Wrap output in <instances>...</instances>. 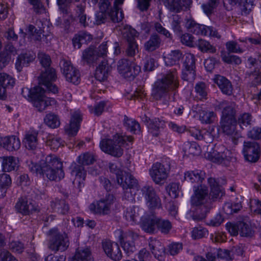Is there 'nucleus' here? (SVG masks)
Wrapping results in <instances>:
<instances>
[{"instance_id":"22","label":"nucleus","mask_w":261,"mask_h":261,"mask_svg":"<svg viewBox=\"0 0 261 261\" xmlns=\"http://www.w3.org/2000/svg\"><path fill=\"white\" fill-rule=\"evenodd\" d=\"M219 106L223 108L222 118L236 119V114L237 105L236 102L223 101L220 103Z\"/></svg>"},{"instance_id":"50","label":"nucleus","mask_w":261,"mask_h":261,"mask_svg":"<svg viewBox=\"0 0 261 261\" xmlns=\"http://www.w3.org/2000/svg\"><path fill=\"white\" fill-rule=\"evenodd\" d=\"M156 227L162 233L168 234L172 228V224L168 220L158 218Z\"/></svg>"},{"instance_id":"59","label":"nucleus","mask_w":261,"mask_h":261,"mask_svg":"<svg viewBox=\"0 0 261 261\" xmlns=\"http://www.w3.org/2000/svg\"><path fill=\"white\" fill-rule=\"evenodd\" d=\"M119 9L113 8L108 14L112 21L114 23L121 21L123 18V15L121 11H119Z\"/></svg>"},{"instance_id":"1","label":"nucleus","mask_w":261,"mask_h":261,"mask_svg":"<svg viewBox=\"0 0 261 261\" xmlns=\"http://www.w3.org/2000/svg\"><path fill=\"white\" fill-rule=\"evenodd\" d=\"M176 70H170L163 77L158 80L153 85L152 95L156 100H159L170 91L176 90L179 86Z\"/></svg>"},{"instance_id":"51","label":"nucleus","mask_w":261,"mask_h":261,"mask_svg":"<svg viewBox=\"0 0 261 261\" xmlns=\"http://www.w3.org/2000/svg\"><path fill=\"white\" fill-rule=\"evenodd\" d=\"M94 161L93 155L89 152L82 154L78 158V163L83 166L92 164Z\"/></svg>"},{"instance_id":"5","label":"nucleus","mask_w":261,"mask_h":261,"mask_svg":"<svg viewBox=\"0 0 261 261\" xmlns=\"http://www.w3.org/2000/svg\"><path fill=\"white\" fill-rule=\"evenodd\" d=\"M185 25L191 32L195 34L208 36L218 39L221 38V35L216 28L211 26L197 23L192 19H188Z\"/></svg>"},{"instance_id":"62","label":"nucleus","mask_w":261,"mask_h":261,"mask_svg":"<svg viewBox=\"0 0 261 261\" xmlns=\"http://www.w3.org/2000/svg\"><path fill=\"white\" fill-rule=\"evenodd\" d=\"M141 192L146 200L156 194L154 188L149 185H145L141 189Z\"/></svg>"},{"instance_id":"29","label":"nucleus","mask_w":261,"mask_h":261,"mask_svg":"<svg viewBox=\"0 0 261 261\" xmlns=\"http://www.w3.org/2000/svg\"><path fill=\"white\" fill-rule=\"evenodd\" d=\"M208 183L211 187L210 195L213 200L219 199L223 196L224 192L216 179L212 177L209 178Z\"/></svg>"},{"instance_id":"21","label":"nucleus","mask_w":261,"mask_h":261,"mask_svg":"<svg viewBox=\"0 0 261 261\" xmlns=\"http://www.w3.org/2000/svg\"><path fill=\"white\" fill-rule=\"evenodd\" d=\"M0 144L8 151L18 150L20 147V142L18 138L15 136L1 138Z\"/></svg>"},{"instance_id":"11","label":"nucleus","mask_w":261,"mask_h":261,"mask_svg":"<svg viewBox=\"0 0 261 261\" xmlns=\"http://www.w3.org/2000/svg\"><path fill=\"white\" fill-rule=\"evenodd\" d=\"M114 201L113 195L109 194L105 198L90 204L89 208L90 211L95 214L107 215L110 213Z\"/></svg>"},{"instance_id":"25","label":"nucleus","mask_w":261,"mask_h":261,"mask_svg":"<svg viewBox=\"0 0 261 261\" xmlns=\"http://www.w3.org/2000/svg\"><path fill=\"white\" fill-rule=\"evenodd\" d=\"M111 69L112 67L108 64L107 61H102L96 69L95 73L96 79L100 82L106 81Z\"/></svg>"},{"instance_id":"48","label":"nucleus","mask_w":261,"mask_h":261,"mask_svg":"<svg viewBox=\"0 0 261 261\" xmlns=\"http://www.w3.org/2000/svg\"><path fill=\"white\" fill-rule=\"evenodd\" d=\"M15 84L14 79L5 73H0V85L5 88H11Z\"/></svg>"},{"instance_id":"49","label":"nucleus","mask_w":261,"mask_h":261,"mask_svg":"<svg viewBox=\"0 0 261 261\" xmlns=\"http://www.w3.org/2000/svg\"><path fill=\"white\" fill-rule=\"evenodd\" d=\"M125 217L128 221L132 223L135 222L139 217V208L137 207L133 206L127 208Z\"/></svg>"},{"instance_id":"7","label":"nucleus","mask_w":261,"mask_h":261,"mask_svg":"<svg viewBox=\"0 0 261 261\" xmlns=\"http://www.w3.org/2000/svg\"><path fill=\"white\" fill-rule=\"evenodd\" d=\"M57 79V75L56 70L49 67L45 68L38 77L39 84L44 86L47 91L56 94L58 92V87L53 83Z\"/></svg>"},{"instance_id":"18","label":"nucleus","mask_w":261,"mask_h":261,"mask_svg":"<svg viewBox=\"0 0 261 261\" xmlns=\"http://www.w3.org/2000/svg\"><path fill=\"white\" fill-rule=\"evenodd\" d=\"M71 175L73 178V184L75 187L80 189L84 185L87 175V171L84 167L80 165H74L72 167Z\"/></svg>"},{"instance_id":"40","label":"nucleus","mask_w":261,"mask_h":261,"mask_svg":"<svg viewBox=\"0 0 261 261\" xmlns=\"http://www.w3.org/2000/svg\"><path fill=\"white\" fill-rule=\"evenodd\" d=\"M161 42L160 37L157 34H153L145 43V49L148 51H153L160 47Z\"/></svg>"},{"instance_id":"63","label":"nucleus","mask_w":261,"mask_h":261,"mask_svg":"<svg viewBox=\"0 0 261 261\" xmlns=\"http://www.w3.org/2000/svg\"><path fill=\"white\" fill-rule=\"evenodd\" d=\"M186 151L189 154L197 155L200 153L201 149L200 146L196 142H192L188 145V147L186 148Z\"/></svg>"},{"instance_id":"35","label":"nucleus","mask_w":261,"mask_h":261,"mask_svg":"<svg viewBox=\"0 0 261 261\" xmlns=\"http://www.w3.org/2000/svg\"><path fill=\"white\" fill-rule=\"evenodd\" d=\"M194 109H196V111L199 114L200 120L202 123L210 124L213 122L216 114L213 111L203 110L198 105Z\"/></svg>"},{"instance_id":"15","label":"nucleus","mask_w":261,"mask_h":261,"mask_svg":"<svg viewBox=\"0 0 261 261\" xmlns=\"http://www.w3.org/2000/svg\"><path fill=\"white\" fill-rule=\"evenodd\" d=\"M237 119L221 118L220 127L222 132L226 135L233 136L232 141L234 144L238 143L240 135L236 131Z\"/></svg>"},{"instance_id":"53","label":"nucleus","mask_w":261,"mask_h":261,"mask_svg":"<svg viewBox=\"0 0 261 261\" xmlns=\"http://www.w3.org/2000/svg\"><path fill=\"white\" fill-rule=\"evenodd\" d=\"M242 207V206L240 202L233 204L227 203L224 205L223 210L227 215H231L234 213L239 212Z\"/></svg>"},{"instance_id":"23","label":"nucleus","mask_w":261,"mask_h":261,"mask_svg":"<svg viewBox=\"0 0 261 261\" xmlns=\"http://www.w3.org/2000/svg\"><path fill=\"white\" fill-rule=\"evenodd\" d=\"M214 80L223 94L228 95L232 94L233 88L231 83L226 77L217 75Z\"/></svg>"},{"instance_id":"19","label":"nucleus","mask_w":261,"mask_h":261,"mask_svg":"<svg viewBox=\"0 0 261 261\" xmlns=\"http://www.w3.org/2000/svg\"><path fill=\"white\" fill-rule=\"evenodd\" d=\"M15 208L17 212L23 215H29L38 211V207L26 198H21L16 203Z\"/></svg>"},{"instance_id":"28","label":"nucleus","mask_w":261,"mask_h":261,"mask_svg":"<svg viewBox=\"0 0 261 261\" xmlns=\"http://www.w3.org/2000/svg\"><path fill=\"white\" fill-rule=\"evenodd\" d=\"M35 58V55L32 53H27L19 55L15 63L16 69L20 71L23 67L27 66Z\"/></svg>"},{"instance_id":"64","label":"nucleus","mask_w":261,"mask_h":261,"mask_svg":"<svg viewBox=\"0 0 261 261\" xmlns=\"http://www.w3.org/2000/svg\"><path fill=\"white\" fill-rule=\"evenodd\" d=\"M0 261H18V260L8 250L0 249Z\"/></svg>"},{"instance_id":"2","label":"nucleus","mask_w":261,"mask_h":261,"mask_svg":"<svg viewBox=\"0 0 261 261\" xmlns=\"http://www.w3.org/2000/svg\"><path fill=\"white\" fill-rule=\"evenodd\" d=\"M133 139L132 136H122L117 134L112 139H102L100 142V147L105 153L119 158L123 153L122 145L126 141L131 142Z\"/></svg>"},{"instance_id":"37","label":"nucleus","mask_w":261,"mask_h":261,"mask_svg":"<svg viewBox=\"0 0 261 261\" xmlns=\"http://www.w3.org/2000/svg\"><path fill=\"white\" fill-rule=\"evenodd\" d=\"M73 261H94L91 251L88 248H79L75 252Z\"/></svg>"},{"instance_id":"27","label":"nucleus","mask_w":261,"mask_h":261,"mask_svg":"<svg viewBox=\"0 0 261 261\" xmlns=\"http://www.w3.org/2000/svg\"><path fill=\"white\" fill-rule=\"evenodd\" d=\"M63 167L62 163L55 155H49L41 164V171Z\"/></svg>"},{"instance_id":"12","label":"nucleus","mask_w":261,"mask_h":261,"mask_svg":"<svg viewBox=\"0 0 261 261\" xmlns=\"http://www.w3.org/2000/svg\"><path fill=\"white\" fill-rule=\"evenodd\" d=\"M243 152L246 161L250 163L257 162L260 156V148L256 142H244Z\"/></svg>"},{"instance_id":"42","label":"nucleus","mask_w":261,"mask_h":261,"mask_svg":"<svg viewBox=\"0 0 261 261\" xmlns=\"http://www.w3.org/2000/svg\"><path fill=\"white\" fill-rule=\"evenodd\" d=\"M44 123L51 128H56L60 125V120L59 116L53 113L46 115L44 118Z\"/></svg>"},{"instance_id":"34","label":"nucleus","mask_w":261,"mask_h":261,"mask_svg":"<svg viewBox=\"0 0 261 261\" xmlns=\"http://www.w3.org/2000/svg\"><path fill=\"white\" fill-rule=\"evenodd\" d=\"M41 173L45 175L50 180L59 181L64 177L65 174L63 167L58 169H49L41 171Z\"/></svg>"},{"instance_id":"26","label":"nucleus","mask_w":261,"mask_h":261,"mask_svg":"<svg viewBox=\"0 0 261 261\" xmlns=\"http://www.w3.org/2000/svg\"><path fill=\"white\" fill-rule=\"evenodd\" d=\"M149 246L154 256L159 260H161L165 254V247L162 243L158 240L151 238L149 240Z\"/></svg>"},{"instance_id":"56","label":"nucleus","mask_w":261,"mask_h":261,"mask_svg":"<svg viewBox=\"0 0 261 261\" xmlns=\"http://www.w3.org/2000/svg\"><path fill=\"white\" fill-rule=\"evenodd\" d=\"M239 226V232L242 237H251L253 235L254 231L248 224L243 222H240Z\"/></svg>"},{"instance_id":"17","label":"nucleus","mask_w":261,"mask_h":261,"mask_svg":"<svg viewBox=\"0 0 261 261\" xmlns=\"http://www.w3.org/2000/svg\"><path fill=\"white\" fill-rule=\"evenodd\" d=\"M102 248L107 255L112 259L118 261L121 258V251L117 243L105 241L102 242Z\"/></svg>"},{"instance_id":"8","label":"nucleus","mask_w":261,"mask_h":261,"mask_svg":"<svg viewBox=\"0 0 261 261\" xmlns=\"http://www.w3.org/2000/svg\"><path fill=\"white\" fill-rule=\"evenodd\" d=\"M117 69L122 76L129 80L134 79L141 71L139 66L125 58L118 61Z\"/></svg>"},{"instance_id":"32","label":"nucleus","mask_w":261,"mask_h":261,"mask_svg":"<svg viewBox=\"0 0 261 261\" xmlns=\"http://www.w3.org/2000/svg\"><path fill=\"white\" fill-rule=\"evenodd\" d=\"M93 39L92 36L85 32H80L75 34L72 39V43L74 47L79 49L83 43H87Z\"/></svg>"},{"instance_id":"54","label":"nucleus","mask_w":261,"mask_h":261,"mask_svg":"<svg viewBox=\"0 0 261 261\" xmlns=\"http://www.w3.org/2000/svg\"><path fill=\"white\" fill-rule=\"evenodd\" d=\"M248 77L250 81V86L255 87L261 84V72L259 71L249 73Z\"/></svg>"},{"instance_id":"20","label":"nucleus","mask_w":261,"mask_h":261,"mask_svg":"<svg viewBox=\"0 0 261 261\" xmlns=\"http://www.w3.org/2000/svg\"><path fill=\"white\" fill-rule=\"evenodd\" d=\"M82 120V115L79 110L74 111L71 118L70 124L65 126V131L70 137L76 135L80 127V123Z\"/></svg>"},{"instance_id":"46","label":"nucleus","mask_w":261,"mask_h":261,"mask_svg":"<svg viewBox=\"0 0 261 261\" xmlns=\"http://www.w3.org/2000/svg\"><path fill=\"white\" fill-rule=\"evenodd\" d=\"M122 34L127 41H136L135 38L138 36V32L134 29L127 25L124 27Z\"/></svg>"},{"instance_id":"3","label":"nucleus","mask_w":261,"mask_h":261,"mask_svg":"<svg viewBox=\"0 0 261 261\" xmlns=\"http://www.w3.org/2000/svg\"><path fill=\"white\" fill-rule=\"evenodd\" d=\"M48 234L50 237L48 245L49 249L56 252L67 250L69 246V240L66 233H61L58 229L53 228Z\"/></svg>"},{"instance_id":"61","label":"nucleus","mask_w":261,"mask_h":261,"mask_svg":"<svg viewBox=\"0 0 261 261\" xmlns=\"http://www.w3.org/2000/svg\"><path fill=\"white\" fill-rule=\"evenodd\" d=\"M219 3V0H208V3L203 4L202 7L204 13L207 15H209L212 13L214 9L217 6Z\"/></svg>"},{"instance_id":"52","label":"nucleus","mask_w":261,"mask_h":261,"mask_svg":"<svg viewBox=\"0 0 261 261\" xmlns=\"http://www.w3.org/2000/svg\"><path fill=\"white\" fill-rule=\"evenodd\" d=\"M95 57V50L93 46H90L84 50L83 53L82 59L87 63L93 62Z\"/></svg>"},{"instance_id":"14","label":"nucleus","mask_w":261,"mask_h":261,"mask_svg":"<svg viewBox=\"0 0 261 261\" xmlns=\"http://www.w3.org/2000/svg\"><path fill=\"white\" fill-rule=\"evenodd\" d=\"M208 190L206 186L199 185L194 187V193L191 198L192 205H204L208 199Z\"/></svg>"},{"instance_id":"24","label":"nucleus","mask_w":261,"mask_h":261,"mask_svg":"<svg viewBox=\"0 0 261 261\" xmlns=\"http://www.w3.org/2000/svg\"><path fill=\"white\" fill-rule=\"evenodd\" d=\"M205 173L200 170L188 171L184 174V180L191 184H200L204 179Z\"/></svg>"},{"instance_id":"4","label":"nucleus","mask_w":261,"mask_h":261,"mask_svg":"<svg viewBox=\"0 0 261 261\" xmlns=\"http://www.w3.org/2000/svg\"><path fill=\"white\" fill-rule=\"evenodd\" d=\"M45 93L46 90L40 86L34 87L31 91L33 106L39 112H42L49 106L55 105L57 103L54 98L46 96Z\"/></svg>"},{"instance_id":"13","label":"nucleus","mask_w":261,"mask_h":261,"mask_svg":"<svg viewBox=\"0 0 261 261\" xmlns=\"http://www.w3.org/2000/svg\"><path fill=\"white\" fill-rule=\"evenodd\" d=\"M184 66L185 68L182 71V79L190 83L193 82L196 77L195 59L194 55L190 53L186 55Z\"/></svg>"},{"instance_id":"10","label":"nucleus","mask_w":261,"mask_h":261,"mask_svg":"<svg viewBox=\"0 0 261 261\" xmlns=\"http://www.w3.org/2000/svg\"><path fill=\"white\" fill-rule=\"evenodd\" d=\"M61 71L66 80L74 84H78L80 81L79 70L73 66L70 61L63 59L60 62Z\"/></svg>"},{"instance_id":"55","label":"nucleus","mask_w":261,"mask_h":261,"mask_svg":"<svg viewBox=\"0 0 261 261\" xmlns=\"http://www.w3.org/2000/svg\"><path fill=\"white\" fill-rule=\"evenodd\" d=\"M165 5L172 12L179 13L182 11L179 0H166Z\"/></svg>"},{"instance_id":"58","label":"nucleus","mask_w":261,"mask_h":261,"mask_svg":"<svg viewBox=\"0 0 261 261\" xmlns=\"http://www.w3.org/2000/svg\"><path fill=\"white\" fill-rule=\"evenodd\" d=\"M146 204L149 208H160L161 201L157 194L146 200Z\"/></svg>"},{"instance_id":"39","label":"nucleus","mask_w":261,"mask_h":261,"mask_svg":"<svg viewBox=\"0 0 261 261\" xmlns=\"http://www.w3.org/2000/svg\"><path fill=\"white\" fill-rule=\"evenodd\" d=\"M182 57V53L179 50H172L165 56V63L169 66L176 65Z\"/></svg>"},{"instance_id":"38","label":"nucleus","mask_w":261,"mask_h":261,"mask_svg":"<svg viewBox=\"0 0 261 261\" xmlns=\"http://www.w3.org/2000/svg\"><path fill=\"white\" fill-rule=\"evenodd\" d=\"M165 125V122L158 118H155L150 120L147 125L148 132L153 136L158 137L160 133V129L163 128Z\"/></svg>"},{"instance_id":"47","label":"nucleus","mask_w":261,"mask_h":261,"mask_svg":"<svg viewBox=\"0 0 261 261\" xmlns=\"http://www.w3.org/2000/svg\"><path fill=\"white\" fill-rule=\"evenodd\" d=\"M46 145L53 150H57L61 145V139L53 135H48L46 141Z\"/></svg>"},{"instance_id":"60","label":"nucleus","mask_w":261,"mask_h":261,"mask_svg":"<svg viewBox=\"0 0 261 261\" xmlns=\"http://www.w3.org/2000/svg\"><path fill=\"white\" fill-rule=\"evenodd\" d=\"M9 249L12 252L17 253H21L24 249V245L19 241H13L9 244Z\"/></svg>"},{"instance_id":"30","label":"nucleus","mask_w":261,"mask_h":261,"mask_svg":"<svg viewBox=\"0 0 261 261\" xmlns=\"http://www.w3.org/2000/svg\"><path fill=\"white\" fill-rule=\"evenodd\" d=\"M0 163L2 164L3 170L5 172L11 171L18 167L17 160L12 156L0 158Z\"/></svg>"},{"instance_id":"45","label":"nucleus","mask_w":261,"mask_h":261,"mask_svg":"<svg viewBox=\"0 0 261 261\" xmlns=\"http://www.w3.org/2000/svg\"><path fill=\"white\" fill-rule=\"evenodd\" d=\"M124 125L131 133L137 134L140 132V124L136 120L124 117Z\"/></svg>"},{"instance_id":"6","label":"nucleus","mask_w":261,"mask_h":261,"mask_svg":"<svg viewBox=\"0 0 261 261\" xmlns=\"http://www.w3.org/2000/svg\"><path fill=\"white\" fill-rule=\"evenodd\" d=\"M119 241L124 251L129 256L136 251L135 241L138 238V233L132 230H118Z\"/></svg>"},{"instance_id":"57","label":"nucleus","mask_w":261,"mask_h":261,"mask_svg":"<svg viewBox=\"0 0 261 261\" xmlns=\"http://www.w3.org/2000/svg\"><path fill=\"white\" fill-rule=\"evenodd\" d=\"M38 58L41 65L45 68L50 67V65L51 62L50 56L40 51L38 54Z\"/></svg>"},{"instance_id":"44","label":"nucleus","mask_w":261,"mask_h":261,"mask_svg":"<svg viewBox=\"0 0 261 261\" xmlns=\"http://www.w3.org/2000/svg\"><path fill=\"white\" fill-rule=\"evenodd\" d=\"M252 119V117L251 114L245 112L240 114L238 116L237 123H238L241 128L244 129L251 125Z\"/></svg>"},{"instance_id":"36","label":"nucleus","mask_w":261,"mask_h":261,"mask_svg":"<svg viewBox=\"0 0 261 261\" xmlns=\"http://www.w3.org/2000/svg\"><path fill=\"white\" fill-rule=\"evenodd\" d=\"M50 206L55 212L62 215L68 214L69 211L68 204L63 199H55L51 202Z\"/></svg>"},{"instance_id":"31","label":"nucleus","mask_w":261,"mask_h":261,"mask_svg":"<svg viewBox=\"0 0 261 261\" xmlns=\"http://www.w3.org/2000/svg\"><path fill=\"white\" fill-rule=\"evenodd\" d=\"M157 218L154 216H149L145 218L141 223L142 229L147 233H154L156 230Z\"/></svg>"},{"instance_id":"16","label":"nucleus","mask_w":261,"mask_h":261,"mask_svg":"<svg viewBox=\"0 0 261 261\" xmlns=\"http://www.w3.org/2000/svg\"><path fill=\"white\" fill-rule=\"evenodd\" d=\"M117 183L123 190H128L137 188L138 182L134 176L125 171H118L116 173Z\"/></svg>"},{"instance_id":"43","label":"nucleus","mask_w":261,"mask_h":261,"mask_svg":"<svg viewBox=\"0 0 261 261\" xmlns=\"http://www.w3.org/2000/svg\"><path fill=\"white\" fill-rule=\"evenodd\" d=\"M196 46L199 50L202 53H215L216 48L212 45L210 42L203 39H199L198 40Z\"/></svg>"},{"instance_id":"9","label":"nucleus","mask_w":261,"mask_h":261,"mask_svg":"<svg viewBox=\"0 0 261 261\" xmlns=\"http://www.w3.org/2000/svg\"><path fill=\"white\" fill-rule=\"evenodd\" d=\"M170 168L168 166L157 162L154 164L149 170V174L152 180L158 185L165 182L168 177Z\"/></svg>"},{"instance_id":"41","label":"nucleus","mask_w":261,"mask_h":261,"mask_svg":"<svg viewBox=\"0 0 261 261\" xmlns=\"http://www.w3.org/2000/svg\"><path fill=\"white\" fill-rule=\"evenodd\" d=\"M228 153H229V151L226 149L222 152L214 150L213 152H208V158L213 162L221 163L224 160L228 159Z\"/></svg>"},{"instance_id":"33","label":"nucleus","mask_w":261,"mask_h":261,"mask_svg":"<svg viewBox=\"0 0 261 261\" xmlns=\"http://www.w3.org/2000/svg\"><path fill=\"white\" fill-rule=\"evenodd\" d=\"M38 134V132L35 130H30L26 133L23 140L26 148L33 150L37 147Z\"/></svg>"}]
</instances>
